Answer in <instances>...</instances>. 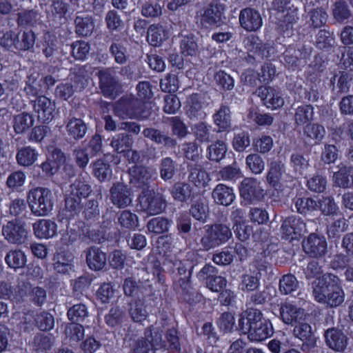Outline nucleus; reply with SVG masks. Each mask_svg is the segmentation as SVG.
Here are the masks:
<instances>
[{
    "label": "nucleus",
    "instance_id": "1",
    "mask_svg": "<svg viewBox=\"0 0 353 353\" xmlns=\"http://www.w3.org/2000/svg\"><path fill=\"white\" fill-rule=\"evenodd\" d=\"M311 279L312 296L316 301L331 307L343 303L345 293L338 276L331 273L323 274L321 267H314L310 268Z\"/></svg>",
    "mask_w": 353,
    "mask_h": 353
},
{
    "label": "nucleus",
    "instance_id": "2",
    "mask_svg": "<svg viewBox=\"0 0 353 353\" xmlns=\"http://www.w3.org/2000/svg\"><path fill=\"white\" fill-rule=\"evenodd\" d=\"M239 325L241 332L254 342L264 341L274 332L271 322L263 318L259 310L252 308L241 314Z\"/></svg>",
    "mask_w": 353,
    "mask_h": 353
},
{
    "label": "nucleus",
    "instance_id": "3",
    "mask_svg": "<svg viewBox=\"0 0 353 353\" xmlns=\"http://www.w3.org/2000/svg\"><path fill=\"white\" fill-rule=\"evenodd\" d=\"M92 192L89 182L83 178L77 179L70 185V193L65 199V216L71 219L77 214L81 209V201Z\"/></svg>",
    "mask_w": 353,
    "mask_h": 353
},
{
    "label": "nucleus",
    "instance_id": "4",
    "mask_svg": "<svg viewBox=\"0 0 353 353\" xmlns=\"http://www.w3.org/2000/svg\"><path fill=\"white\" fill-rule=\"evenodd\" d=\"M27 202L33 214L37 216H47L53 209V194L48 188H35L28 192Z\"/></svg>",
    "mask_w": 353,
    "mask_h": 353
},
{
    "label": "nucleus",
    "instance_id": "5",
    "mask_svg": "<svg viewBox=\"0 0 353 353\" xmlns=\"http://www.w3.org/2000/svg\"><path fill=\"white\" fill-rule=\"evenodd\" d=\"M141 210L149 215L160 214L165 208L166 201L163 194L152 190L143 192L139 197Z\"/></svg>",
    "mask_w": 353,
    "mask_h": 353
},
{
    "label": "nucleus",
    "instance_id": "6",
    "mask_svg": "<svg viewBox=\"0 0 353 353\" xmlns=\"http://www.w3.org/2000/svg\"><path fill=\"white\" fill-rule=\"evenodd\" d=\"M225 6L218 1H212L200 14L201 24L204 28L219 26L225 19Z\"/></svg>",
    "mask_w": 353,
    "mask_h": 353
},
{
    "label": "nucleus",
    "instance_id": "7",
    "mask_svg": "<svg viewBox=\"0 0 353 353\" xmlns=\"http://www.w3.org/2000/svg\"><path fill=\"white\" fill-rule=\"evenodd\" d=\"M327 241L323 235L310 234V268L321 267L327 252Z\"/></svg>",
    "mask_w": 353,
    "mask_h": 353
},
{
    "label": "nucleus",
    "instance_id": "8",
    "mask_svg": "<svg viewBox=\"0 0 353 353\" xmlns=\"http://www.w3.org/2000/svg\"><path fill=\"white\" fill-rule=\"evenodd\" d=\"M241 196L250 203L262 200L265 194L261 183L254 178L243 180L240 187Z\"/></svg>",
    "mask_w": 353,
    "mask_h": 353
},
{
    "label": "nucleus",
    "instance_id": "9",
    "mask_svg": "<svg viewBox=\"0 0 353 353\" xmlns=\"http://www.w3.org/2000/svg\"><path fill=\"white\" fill-rule=\"evenodd\" d=\"M33 109L39 121L49 123L54 118L56 104L47 97L41 95L33 101Z\"/></svg>",
    "mask_w": 353,
    "mask_h": 353
},
{
    "label": "nucleus",
    "instance_id": "10",
    "mask_svg": "<svg viewBox=\"0 0 353 353\" xmlns=\"http://www.w3.org/2000/svg\"><path fill=\"white\" fill-rule=\"evenodd\" d=\"M137 104V100L123 99L118 101L114 106L115 114L121 119L148 118V113L135 110Z\"/></svg>",
    "mask_w": 353,
    "mask_h": 353
},
{
    "label": "nucleus",
    "instance_id": "11",
    "mask_svg": "<svg viewBox=\"0 0 353 353\" xmlns=\"http://www.w3.org/2000/svg\"><path fill=\"white\" fill-rule=\"evenodd\" d=\"M110 199L117 208H123L131 204L132 194L126 185L117 183L113 184L110 190Z\"/></svg>",
    "mask_w": 353,
    "mask_h": 353
},
{
    "label": "nucleus",
    "instance_id": "12",
    "mask_svg": "<svg viewBox=\"0 0 353 353\" xmlns=\"http://www.w3.org/2000/svg\"><path fill=\"white\" fill-rule=\"evenodd\" d=\"M241 26L248 32H255L263 25L260 12L251 8H246L240 11L239 16Z\"/></svg>",
    "mask_w": 353,
    "mask_h": 353
},
{
    "label": "nucleus",
    "instance_id": "13",
    "mask_svg": "<svg viewBox=\"0 0 353 353\" xmlns=\"http://www.w3.org/2000/svg\"><path fill=\"white\" fill-rule=\"evenodd\" d=\"M256 92L267 108L276 110L284 104L281 93L274 88L261 86L258 88Z\"/></svg>",
    "mask_w": 353,
    "mask_h": 353
},
{
    "label": "nucleus",
    "instance_id": "14",
    "mask_svg": "<svg viewBox=\"0 0 353 353\" xmlns=\"http://www.w3.org/2000/svg\"><path fill=\"white\" fill-rule=\"evenodd\" d=\"M281 230L283 237L292 241L298 239L306 232V223L299 218L291 217L283 221Z\"/></svg>",
    "mask_w": 353,
    "mask_h": 353
},
{
    "label": "nucleus",
    "instance_id": "15",
    "mask_svg": "<svg viewBox=\"0 0 353 353\" xmlns=\"http://www.w3.org/2000/svg\"><path fill=\"white\" fill-rule=\"evenodd\" d=\"M2 234L10 243L21 244L26 239L27 231L22 224L12 221L3 226Z\"/></svg>",
    "mask_w": 353,
    "mask_h": 353
},
{
    "label": "nucleus",
    "instance_id": "16",
    "mask_svg": "<svg viewBox=\"0 0 353 353\" xmlns=\"http://www.w3.org/2000/svg\"><path fill=\"white\" fill-rule=\"evenodd\" d=\"M327 346L336 352H343L347 345L348 339L343 332L338 328L327 329L324 334Z\"/></svg>",
    "mask_w": 353,
    "mask_h": 353
},
{
    "label": "nucleus",
    "instance_id": "17",
    "mask_svg": "<svg viewBox=\"0 0 353 353\" xmlns=\"http://www.w3.org/2000/svg\"><path fill=\"white\" fill-rule=\"evenodd\" d=\"M97 74L100 80V86L104 96L114 98L118 88L117 81L114 77V71L112 69L108 68L99 70Z\"/></svg>",
    "mask_w": 353,
    "mask_h": 353
},
{
    "label": "nucleus",
    "instance_id": "18",
    "mask_svg": "<svg viewBox=\"0 0 353 353\" xmlns=\"http://www.w3.org/2000/svg\"><path fill=\"white\" fill-rule=\"evenodd\" d=\"M280 314L285 324L301 323V321H305L307 316L304 310L288 303L281 306Z\"/></svg>",
    "mask_w": 353,
    "mask_h": 353
},
{
    "label": "nucleus",
    "instance_id": "19",
    "mask_svg": "<svg viewBox=\"0 0 353 353\" xmlns=\"http://www.w3.org/2000/svg\"><path fill=\"white\" fill-rule=\"evenodd\" d=\"M152 335V330H146L145 337L136 342L134 353H154V350L161 345V336L157 332L154 337Z\"/></svg>",
    "mask_w": 353,
    "mask_h": 353
},
{
    "label": "nucleus",
    "instance_id": "20",
    "mask_svg": "<svg viewBox=\"0 0 353 353\" xmlns=\"http://www.w3.org/2000/svg\"><path fill=\"white\" fill-rule=\"evenodd\" d=\"M84 252L86 263L90 270L99 271L105 266L106 254L100 248L95 246L90 247Z\"/></svg>",
    "mask_w": 353,
    "mask_h": 353
},
{
    "label": "nucleus",
    "instance_id": "21",
    "mask_svg": "<svg viewBox=\"0 0 353 353\" xmlns=\"http://www.w3.org/2000/svg\"><path fill=\"white\" fill-rule=\"evenodd\" d=\"M154 172L145 167L133 165L129 169L130 183L138 188L147 186Z\"/></svg>",
    "mask_w": 353,
    "mask_h": 353
},
{
    "label": "nucleus",
    "instance_id": "22",
    "mask_svg": "<svg viewBox=\"0 0 353 353\" xmlns=\"http://www.w3.org/2000/svg\"><path fill=\"white\" fill-rule=\"evenodd\" d=\"M212 197L216 204L228 206L234 201L235 194L232 188L219 183L213 189Z\"/></svg>",
    "mask_w": 353,
    "mask_h": 353
},
{
    "label": "nucleus",
    "instance_id": "23",
    "mask_svg": "<svg viewBox=\"0 0 353 353\" xmlns=\"http://www.w3.org/2000/svg\"><path fill=\"white\" fill-rule=\"evenodd\" d=\"M334 183L342 188L353 187V166L341 164L339 170L334 173Z\"/></svg>",
    "mask_w": 353,
    "mask_h": 353
},
{
    "label": "nucleus",
    "instance_id": "24",
    "mask_svg": "<svg viewBox=\"0 0 353 353\" xmlns=\"http://www.w3.org/2000/svg\"><path fill=\"white\" fill-rule=\"evenodd\" d=\"M35 236L39 239H50L57 234V225L55 222L41 219L33 224Z\"/></svg>",
    "mask_w": 353,
    "mask_h": 353
},
{
    "label": "nucleus",
    "instance_id": "25",
    "mask_svg": "<svg viewBox=\"0 0 353 353\" xmlns=\"http://www.w3.org/2000/svg\"><path fill=\"white\" fill-rule=\"evenodd\" d=\"M334 19L339 23H347L352 18L353 14L344 0L336 1L332 8Z\"/></svg>",
    "mask_w": 353,
    "mask_h": 353
},
{
    "label": "nucleus",
    "instance_id": "26",
    "mask_svg": "<svg viewBox=\"0 0 353 353\" xmlns=\"http://www.w3.org/2000/svg\"><path fill=\"white\" fill-rule=\"evenodd\" d=\"M310 208L314 210H319L321 214L325 215L334 214L336 210V206L333 199L323 196L310 197Z\"/></svg>",
    "mask_w": 353,
    "mask_h": 353
},
{
    "label": "nucleus",
    "instance_id": "27",
    "mask_svg": "<svg viewBox=\"0 0 353 353\" xmlns=\"http://www.w3.org/2000/svg\"><path fill=\"white\" fill-rule=\"evenodd\" d=\"M169 37L168 31L162 26L151 25L147 32V40L153 46H160Z\"/></svg>",
    "mask_w": 353,
    "mask_h": 353
},
{
    "label": "nucleus",
    "instance_id": "28",
    "mask_svg": "<svg viewBox=\"0 0 353 353\" xmlns=\"http://www.w3.org/2000/svg\"><path fill=\"white\" fill-rule=\"evenodd\" d=\"M32 116L27 112H22L14 117L13 128L16 133L21 134L28 130L34 124Z\"/></svg>",
    "mask_w": 353,
    "mask_h": 353
},
{
    "label": "nucleus",
    "instance_id": "29",
    "mask_svg": "<svg viewBox=\"0 0 353 353\" xmlns=\"http://www.w3.org/2000/svg\"><path fill=\"white\" fill-rule=\"evenodd\" d=\"M214 124L219 131H225L230 128V111L226 106H221L213 115Z\"/></svg>",
    "mask_w": 353,
    "mask_h": 353
},
{
    "label": "nucleus",
    "instance_id": "30",
    "mask_svg": "<svg viewBox=\"0 0 353 353\" xmlns=\"http://www.w3.org/2000/svg\"><path fill=\"white\" fill-rule=\"evenodd\" d=\"M72 261L71 254L58 253L54 258V268L59 273H68L72 270Z\"/></svg>",
    "mask_w": 353,
    "mask_h": 353
},
{
    "label": "nucleus",
    "instance_id": "31",
    "mask_svg": "<svg viewBox=\"0 0 353 353\" xmlns=\"http://www.w3.org/2000/svg\"><path fill=\"white\" fill-rule=\"evenodd\" d=\"M217 244L219 245L227 242L232 236L229 227L223 224H214L208 227Z\"/></svg>",
    "mask_w": 353,
    "mask_h": 353
},
{
    "label": "nucleus",
    "instance_id": "32",
    "mask_svg": "<svg viewBox=\"0 0 353 353\" xmlns=\"http://www.w3.org/2000/svg\"><path fill=\"white\" fill-rule=\"evenodd\" d=\"M38 156L39 153L35 149L27 146L18 150L17 160L21 165L30 166L37 160Z\"/></svg>",
    "mask_w": 353,
    "mask_h": 353
},
{
    "label": "nucleus",
    "instance_id": "33",
    "mask_svg": "<svg viewBox=\"0 0 353 353\" xmlns=\"http://www.w3.org/2000/svg\"><path fill=\"white\" fill-rule=\"evenodd\" d=\"M171 193L175 200L185 202L192 199L194 192L190 185L184 183H176L172 189Z\"/></svg>",
    "mask_w": 353,
    "mask_h": 353
},
{
    "label": "nucleus",
    "instance_id": "34",
    "mask_svg": "<svg viewBox=\"0 0 353 353\" xmlns=\"http://www.w3.org/2000/svg\"><path fill=\"white\" fill-rule=\"evenodd\" d=\"M92 172L100 181L109 180L112 173L110 164L103 159H99L92 163Z\"/></svg>",
    "mask_w": 353,
    "mask_h": 353
},
{
    "label": "nucleus",
    "instance_id": "35",
    "mask_svg": "<svg viewBox=\"0 0 353 353\" xmlns=\"http://www.w3.org/2000/svg\"><path fill=\"white\" fill-rule=\"evenodd\" d=\"M42 79L39 73L34 72L28 76L24 91L28 96L36 97L42 91Z\"/></svg>",
    "mask_w": 353,
    "mask_h": 353
},
{
    "label": "nucleus",
    "instance_id": "36",
    "mask_svg": "<svg viewBox=\"0 0 353 353\" xmlns=\"http://www.w3.org/2000/svg\"><path fill=\"white\" fill-rule=\"evenodd\" d=\"M226 143L223 141H216L207 148V157L210 161L219 162L222 160L227 152Z\"/></svg>",
    "mask_w": 353,
    "mask_h": 353
},
{
    "label": "nucleus",
    "instance_id": "37",
    "mask_svg": "<svg viewBox=\"0 0 353 353\" xmlns=\"http://www.w3.org/2000/svg\"><path fill=\"white\" fill-rule=\"evenodd\" d=\"M66 130L70 136L75 139H79L84 137L87 131V127L81 119L72 118L66 125Z\"/></svg>",
    "mask_w": 353,
    "mask_h": 353
},
{
    "label": "nucleus",
    "instance_id": "38",
    "mask_svg": "<svg viewBox=\"0 0 353 353\" xmlns=\"http://www.w3.org/2000/svg\"><path fill=\"white\" fill-rule=\"evenodd\" d=\"M143 134L145 138L159 144H164L168 146H174L176 144V141L174 139L154 128H146L143 130Z\"/></svg>",
    "mask_w": 353,
    "mask_h": 353
},
{
    "label": "nucleus",
    "instance_id": "39",
    "mask_svg": "<svg viewBox=\"0 0 353 353\" xmlns=\"http://www.w3.org/2000/svg\"><path fill=\"white\" fill-rule=\"evenodd\" d=\"M180 48L181 53L184 56H195L199 50L195 37L192 34L183 36Z\"/></svg>",
    "mask_w": 353,
    "mask_h": 353
},
{
    "label": "nucleus",
    "instance_id": "40",
    "mask_svg": "<svg viewBox=\"0 0 353 353\" xmlns=\"http://www.w3.org/2000/svg\"><path fill=\"white\" fill-rule=\"evenodd\" d=\"M75 25L77 33L81 36L90 35L94 28V22L90 16H77L75 19Z\"/></svg>",
    "mask_w": 353,
    "mask_h": 353
},
{
    "label": "nucleus",
    "instance_id": "41",
    "mask_svg": "<svg viewBox=\"0 0 353 353\" xmlns=\"http://www.w3.org/2000/svg\"><path fill=\"white\" fill-rule=\"evenodd\" d=\"M246 167L254 174H261L265 166V161L259 154H248L245 159Z\"/></svg>",
    "mask_w": 353,
    "mask_h": 353
},
{
    "label": "nucleus",
    "instance_id": "42",
    "mask_svg": "<svg viewBox=\"0 0 353 353\" xmlns=\"http://www.w3.org/2000/svg\"><path fill=\"white\" fill-rule=\"evenodd\" d=\"M311 6L313 7L312 8H310V21H312V25L314 28L323 26L327 19V14L325 8L322 5L314 8L315 4L312 1H310Z\"/></svg>",
    "mask_w": 353,
    "mask_h": 353
},
{
    "label": "nucleus",
    "instance_id": "43",
    "mask_svg": "<svg viewBox=\"0 0 353 353\" xmlns=\"http://www.w3.org/2000/svg\"><path fill=\"white\" fill-rule=\"evenodd\" d=\"M5 261L10 268L18 269L25 265L27 259L26 256L22 251L12 250L6 254Z\"/></svg>",
    "mask_w": 353,
    "mask_h": 353
},
{
    "label": "nucleus",
    "instance_id": "44",
    "mask_svg": "<svg viewBox=\"0 0 353 353\" xmlns=\"http://www.w3.org/2000/svg\"><path fill=\"white\" fill-rule=\"evenodd\" d=\"M218 175L223 181H236L243 177L241 170L236 163L224 167L219 172Z\"/></svg>",
    "mask_w": 353,
    "mask_h": 353
},
{
    "label": "nucleus",
    "instance_id": "45",
    "mask_svg": "<svg viewBox=\"0 0 353 353\" xmlns=\"http://www.w3.org/2000/svg\"><path fill=\"white\" fill-rule=\"evenodd\" d=\"M118 221L121 227L130 230H135L139 226L137 215L130 210L122 211L119 216Z\"/></svg>",
    "mask_w": 353,
    "mask_h": 353
},
{
    "label": "nucleus",
    "instance_id": "46",
    "mask_svg": "<svg viewBox=\"0 0 353 353\" xmlns=\"http://www.w3.org/2000/svg\"><path fill=\"white\" fill-rule=\"evenodd\" d=\"M314 44L319 49L329 50L334 46V38L329 31L321 30L316 36Z\"/></svg>",
    "mask_w": 353,
    "mask_h": 353
},
{
    "label": "nucleus",
    "instance_id": "47",
    "mask_svg": "<svg viewBox=\"0 0 353 353\" xmlns=\"http://www.w3.org/2000/svg\"><path fill=\"white\" fill-rule=\"evenodd\" d=\"M129 314L133 321L141 323L146 319L148 312L141 301H136L130 304Z\"/></svg>",
    "mask_w": 353,
    "mask_h": 353
},
{
    "label": "nucleus",
    "instance_id": "48",
    "mask_svg": "<svg viewBox=\"0 0 353 353\" xmlns=\"http://www.w3.org/2000/svg\"><path fill=\"white\" fill-rule=\"evenodd\" d=\"M170 222L163 217H155L150 220L147 224V228L150 232L162 234L168 231Z\"/></svg>",
    "mask_w": 353,
    "mask_h": 353
},
{
    "label": "nucleus",
    "instance_id": "49",
    "mask_svg": "<svg viewBox=\"0 0 353 353\" xmlns=\"http://www.w3.org/2000/svg\"><path fill=\"white\" fill-rule=\"evenodd\" d=\"M67 314L70 321L79 323L88 316V312L85 305L77 304L68 310Z\"/></svg>",
    "mask_w": 353,
    "mask_h": 353
},
{
    "label": "nucleus",
    "instance_id": "50",
    "mask_svg": "<svg viewBox=\"0 0 353 353\" xmlns=\"http://www.w3.org/2000/svg\"><path fill=\"white\" fill-rule=\"evenodd\" d=\"M298 285V281L294 275L286 274L279 281V291L283 294H289L295 291Z\"/></svg>",
    "mask_w": 353,
    "mask_h": 353
},
{
    "label": "nucleus",
    "instance_id": "51",
    "mask_svg": "<svg viewBox=\"0 0 353 353\" xmlns=\"http://www.w3.org/2000/svg\"><path fill=\"white\" fill-rule=\"evenodd\" d=\"M35 39V34L32 31H25L20 37H18L15 43V48L20 50H29L33 47Z\"/></svg>",
    "mask_w": 353,
    "mask_h": 353
},
{
    "label": "nucleus",
    "instance_id": "52",
    "mask_svg": "<svg viewBox=\"0 0 353 353\" xmlns=\"http://www.w3.org/2000/svg\"><path fill=\"white\" fill-rule=\"evenodd\" d=\"M250 144V135L244 131L234 133L232 140V147L236 152H243Z\"/></svg>",
    "mask_w": 353,
    "mask_h": 353
},
{
    "label": "nucleus",
    "instance_id": "53",
    "mask_svg": "<svg viewBox=\"0 0 353 353\" xmlns=\"http://www.w3.org/2000/svg\"><path fill=\"white\" fill-rule=\"evenodd\" d=\"M352 78L346 72H339V74H335L331 79V83L335 88V83H336V88L339 89V92H347L350 88V81Z\"/></svg>",
    "mask_w": 353,
    "mask_h": 353
},
{
    "label": "nucleus",
    "instance_id": "54",
    "mask_svg": "<svg viewBox=\"0 0 353 353\" xmlns=\"http://www.w3.org/2000/svg\"><path fill=\"white\" fill-rule=\"evenodd\" d=\"M347 223L345 219L341 217L334 220L327 227V234L330 237L335 238L347 229Z\"/></svg>",
    "mask_w": 353,
    "mask_h": 353
},
{
    "label": "nucleus",
    "instance_id": "55",
    "mask_svg": "<svg viewBox=\"0 0 353 353\" xmlns=\"http://www.w3.org/2000/svg\"><path fill=\"white\" fill-rule=\"evenodd\" d=\"M248 118L259 125H270L274 121V118L270 114L261 113L254 109L249 110Z\"/></svg>",
    "mask_w": 353,
    "mask_h": 353
},
{
    "label": "nucleus",
    "instance_id": "56",
    "mask_svg": "<svg viewBox=\"0 0 353 353\" xmlns=\"http://www.w3.org/2000/svg\"><path fill=\"white\" fill-rule=\"evenodd\" d=\"M132 144L131 138L124 134L114 136L111 141V145L114 150L121 153L125 152Z\"/></svg>",
    "mask_w": 353,
    "mask_h": 353
},
{
    "label": "nucleus",
    "instance_id": "57",
    "mask_svg": "<svg viewBox=\"0 0 353 353\" xmlns=\"http://www.w3.org/2000/svg\"><path fill=\"white\" fill-rule=\"evenodd\" d=\"M196 245L199 249L202 251H208L219 246L208 227L205 230L199 241L196 243Z\"/></svg>",
    "mask_w": 353,
    "mask_h": 353
},
{
    "label": "nucleus",
    "instance_id": "58",
    "mask_svg": "<svg viewBox=\"0 0 353 353\" xmlns=\"http://www.w3.org/2000/svg\"><path fill=\"white\" fill-rule=\"evenodd\" d=\"M26 180V176L21 171H16L11 173L7 178V186L12 190H18L22 187Z\"/></svg>",
    "mask_w": 353,
    "mask_h": 353
},
{
    "label": "nucleus",
    "instance_id": "59",
    "mask_svg": "<svg viewBox=\"0 0 353 353\" xmlns=\"http://www.w3.org/2000/svg\"><path fill=\"white\" fill-rule=\"evenodd\" d=\"M217 325L221 332L224 333L231 332L235 327L234 316L231 313L225 312L219 319Z\"/></svg>",
    "mask_w": 353,
    "mask_h": 353
},
{
    "label": "nucleus",
    "instance_id": "60",
    "mask_svg": "<svg viewBox=\"0 0 353 353\" xmlns=\"http://www.w3.org/2000/svg\"><path fill=\"white\" fill-rule=\"evenodd\" d=\"M283 173V165L276 161L272 162L267 175L268 182L272 186H275L280 180Z\"/></svg>",
    "mask_w": 353,
    "mask_h": 353
},
{
    "label": "nucleus",
    "instance_id": "61",
    "mask_svg": "<svg viewBox=\"0 0 353 353\" xmlns=\"http://www.w3.org/2000/svg\"><path fill=\"white\" fill-rule=\"evenodd\" d=\"M190 178L197 187H205L210 181L208 174L199 168L192 169Z\"/></svg>",
    "mask_w": 353,
    "mask_h": 353
},
{
    "label": "nucleus",
    "instance_id": "62",
    "mask_svg": "<svg viewBox=\"0 0 353 353\" xmlns=\"http://www.w3.org/2000/svg\"><path fill=\"white\" fill-rule=\"evenodd\" d=\"M35 322L37 327L41 330L43 331L51 330L54 326L53 316L50 314L46 312H42L37 314Z\"/></svg>",
    "mask_w": 353,
    "mask_h": 353
},
{
    "label": "nucleus",
    "instance_id": "63",
    "mask_svg": "<svg viewBox=\"0 0 353 353\" xmlns=\"http://www.w3.org/2000/svg\"><path fill=\"white\" fill-rule=\"evenodd\" d=\"M210 130L211 126L205 123H197L193 128L194 135L201 142L208 141L212 138Z\"/></svg>",
    "mask_w": 353,
    "mask_h": 353
},
{
    "label": "nucleus",
    "instance_id": "64",
    "mask_svg": "<svg viewBox=\"0 0 353 353\" xmlns=\"http://www.w3.org/2000/svg\"><path fill=\"white\" fill-rule=\"evenodd\" d=\"M190 214L196 220L205 222L208 216V205L203 202L194 204L190 210Z\"/></svg>",
    "mask_w": 353,
    "mask_h": 353
}]
</instances>
